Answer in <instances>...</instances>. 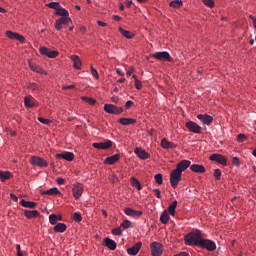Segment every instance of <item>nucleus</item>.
Wrapping results in <instances>:
<instances>
[{
    "mask_svg": "<svg viewBox=\"0 0 256 256\" xmlns=\"http://www.w3.org/2000/svg\"><path fill=\"white\" fill-rule=\"evenodd\" d=\"M55 15L61 17L55 22L54 27L56 31H61V29H63V25H69V23H71L69 11H67L65 8L60 6L58 10L55 12Z\"/></svg>",
    "mask_w": 256,
    "mask_h": 256,
    "instance_id": "nucleus-1",
    "label": "nucleus"
},
{
    "mask_svg": "<svg viewBox=\"0 0 256 256\" xmlns=\"http://www.w3.org/2000/svg\"><path fill=\"white\" fill-rule=\"evenodd\" d=\"M202 239H203V235L199 230L190 232L184 237V241L186 245H194L195 247H199V243L201 242Z\"/></svg>",
    "mask_w": 256,
    "mask_h": 256,
    "instance_id": "nucleus-2",
    "label": "nucleus"
},
{
    "mask_svg": "<svg viewBox=\"0 0 256 256\" xmlns=\"http://www.w3.org/2000/svg\"><path fill=\"white\" fill-rule=\"evenodd\" d=\"M181 171L176 168L170 173V185L175 189L179 185V181H181Z\"/></svg>",
    "mask_w": 256,
    "mask_h": 256,
    "instance_id": "nucleus-3",
    "label": "nucleus"
},
{
    "mask_svg": "<svg viewBox=\"0 0 256 256\" xmlns=\"http://www.w3.org/2000/svg\"><path fill=\"white\" fill-rule=\"evenodd\" d=\"M198 247H200L201 249H206L207 251H215V249H217V245L215 244V242L205 238H202V240H200Z\"/></svg>",
    "mask_w": 256,
    "mask_h": 256,
    "instance_id": "nucleus-4",
    "label": "nucleus"
},
{
    "mask_svg": "<svg viewBox=\"0 0 256 256\" xmlns=\"http://www.w3.org/2000/svg\"><path fill=\"white\" fill-rule=\"evenodd\" d=\"M104 111L110 115H121V113H123V108L117 107L113 104H105Z\"/></svg>",
    "mask_w": 256,
    "mask_h": 256,
    "instance_id": "nucleus-5",
    "label": "nucleus"
},
{
    "mask_svg": "<svg viewBox=\"0 0 256 256\" xmlns=\"http://www.w3.org/2000/svg\"><path fill=\"white\" fill-rule=\"evenodd\" d=\"M151 255L152 256H162L163 255V245L159 242H152L150 244Z\"/></svg>",
    "mask_w": 256,
    "mask_h": 256,
    "instance_id": "nucleus-6",
    "label": "nucleus"
},
{
    "mask_svg": "<svg viewBox=\"0 0 256 256\" xmlns=\"http://www.w3.org/2000/svg\"><path fill=\"white\" fill-rule=\"evenodd\" d=\"M30 163L31 165H36V167H47V165H49L45 159L39 156H32Z\"/></svg>",
    "mask_w": 256,
    "mask_h": 256,
    "instance_id": "nucleus-7",
    "label": "nucleus"
},
{
    "mask_svg": "<svg viewBox=\"0 0 256 256\" xmlns=\"http://www.w3.org/2000/svg\"><path fill=\"white\" fill-rule=\"evenodd\" d=\"M83 191H84L83 184L81 183L73 184V187H72L73 197H75L76 199H80L81 195H83Z\"/></svg>",
    "mask_w": 256,
    "mask_h": 256,
    "instance_id": "nucleus-8",
    "label": "nucleus"
},
{
    "mask_svg": "<svg viewBox=\"0 0 256 256\" xmlns=\"http://www.w3.org/2000/svg\"><path fill=\"white\" fill-rule=\"evenodd\" d=\"M151 57L158 59V61H171V55H169V52L167 51L157 52L152 54Z\"/></svg>",
    "mask_w": 256,
    "mask_h": 256,
    "instance_id": "nucleus-9",
    "label": "nucleus"
},
{
    "mask_svg": "<svg viewBox=\"0 0 256 256\" xmlns=\"http://www.w3.org/2000/svg\"><path fill=\"white\" fill-rule=\"evenodd\" d=\"M40 53H41V55H45L46 57H49V59H55V57H57V55H59V52L51 51L47 47H41Z\"/></svg>",
    "mask_w": 256,
    "mask_h": 256,
    "instance_id": "nucleus-10",
    "label": "nucleus"
},
{
    "mask_svg": "<svg viewBox=\"0 0 256 256\" xmlns=\"http://www.w3.org/2000/svg\"><path fill=\"white\" fill-rule=\"evenodd\" d=\"M92 146L94 149H111V147H113V142L107 140L106 142L93 143Z\"/></svg>",
    "mask_w": 256,
    "mask_h": 256,
    "instance_id": "nucleus-11",
    "label": "nucleus"
},
{
    "mask_svg": "<svg viewBox=\"0 0 256 256\" xmlns=\"http://www.w3.org/2000/svg\"><path fill=\"white\" fill-rule=\"evenodd\" d=\"M186 127L191 133H201L202 128L197 123L189 121L186 123Z\"/></svg>",
    "mask_w": 256,
    "mask_h": 256,
    "instance_id": "nucleus-12",
    "label": "nucleus"
},
{
    "mask_svg": "<svg viewBox=\"0 0 256 256\" xmlns=\"http://www.w3.org/2000/svg\"><path fill=\"white\" fill-rule=\"evenodd\" d=\"M189 167H191V161H189V160H181L176 165V170L180 171V173H183V171H186V169H189Z\"/></svg>",
    "mask_w": 256,
    "mask_h": 256,
    "instance_id": "nucleus-13",
    "label": "nucleus"
},
{
    "mask_svg": "<svg viewBox=\"0 0 256 256\" xmlns=\"http://www.w3.org/2000/svg\"><path fill=\"white\" fill-rule=\"evenodd\" d=\"M143 246V243L141 242H137L136 244H134L132 247L127 249V253L128 255H132L135 256L137 255V253H139V251L141 250V247Z\"/></svg>",
    "mask_w": 256,
    "mask_h": 256,
    "instance_id": "nucleus-14",
    "label": "nucleus"
},
{
    "mask_svg": "<svg viewBox=\"0 0 256 256\" xmlns=\"http://www.w3.org/2000/svg\"><path fill=\"white\" fill-rule=\"evenodd\" d=\"M197 119H199V121H201V123H203V125H210L211 123H213L212 116L207 115V114H198Z\"/></svg>",
    "mask_w": 256,
    "mask_h": 256,
    "instance_id": "nucleus-15",
    "label": "nucleus"
},
{
    "mask_svg": "<svg viewBox=\"0 0 256 256\" xmlns=\"http://www.w3.org/2000/svg\"><path fill=\"white\" fill-rule=\"evenodd\" d=\"M210 161H216V163H220V165H227V159L221 154H212Z\"/></svg>",
    "mask_w": 256,
    "mask_h": 256,
    "instance_id": "nucleus-16",
    "label": "nucleus"
},
{
    "mask_svg": "<svg viewBox=\"0 0 256 256\" xmlns=\"http://www.w3.org/2000/svg\"><path fill=\"white\" fill-rule=\"evenodd\" d=\"M6 36L8 39H16V41H19L20 43H25V37L19 35L18 33L7 31Z\"/></svg>",
    "mask_w": 256,
    "mask_h": 256,
    "instance_id": "nucleus-17",
    "label": "nucleus"
},
{
    "mask_svg": "<svg viewBox=\"0 0 256 256\" xmlns=\"http://www.w3.org/2000/svg\"><path fill=\"white\" fill-rule=\"evenodd\" d=\"M125 215H128V217H141L143 215V211L134 210L133 208H126L124 209Z\"/></svg>",
    "mask_w": 256,
    "mask_h": 256,
    "instance_id": "nucleus-18",
    "label": "nucleus"
},
{
    "mask_svg": "<svg viewBox=\"0 0 256 256\" xmlns=\"http://www.w3.org/2000/svg\"><path fill=\"white\" fill-rule=\"evenodd\" d=\"M57 159H65V161H73L75 159V154L72 152H65L61 154H56Z\"/></svg>",
    "mask_w": 256,
    "mask_h": 256,
    "instance_id": "nucleus-19",
    "label": "nucleus"
},
{
    "mask_svg": "<svg viewBox=\"0 0 256 256\" xmlns=\"http://www.w3.org/2000/svg\"><path fill=\"white\" fill-rule=\"evenodd\" d=\"M134 153L139 157L140 159H149L150 155L147 153L143 148H135Z\"/></svg>",
    "mask_w": 256,
    "mask_h": 256,
    "instance_id": "nucleus-20",
    "label": "nucleus"
},
{
    "mask_svg": "<svg viewBox=\"0 0 256 256\" xmlns=\"http://www.w3.org/2000/svg\"><path fill=\"white\" fill-rule=\"evenodd\" d=\"M104 245L111 251H115L117 249V243L115 242V240H111L110 238L104 239Z\"/></svg>",
    "mask_w": 256,
    "mask_h": 256,
    "instance_id": "nucleus-21",
    "label": "nucleus"
},
{
    "mask_svg": "<svg viewBox=\"0 0 256 256\" xmlns=\"http://www.w3.org/2000/svg\"><path fill=\"white\" fill-rule=\"evenodd\" d=\"M191 171L193 173H205L206 169L205 166L199 164H193L190 166Z\"/></svg>",
    "mask_w": 256,
    "mask_h": 256,
    "instance_id": "nucleus-22",
    "label": "nucleus"
},
{
    "mask_svg": "<svg viewBox=\"0 0 256 256\" xmlns=\"http://www.w3.org/2000/svg\"><path fill=\"white\" fill-rule=\"evenodd\" d=\"M71 60L73 62L74 69H77V70L81 69L82 63H81V59L79 58V56L73 55V56H71Z\"/></svg>",
    "mask_w": 256,
    "mask_h": 256,
    "instance_id": "nucleus-23",
    "label": "nucleus"
},
{
    "mask_svg": "<svg viewBox=\"0 0 256 256\" xmlns=\"http://www.w3.org/2000/svg\"><path fill=\"white\" fill-rule=\"evenodd\" d=\"M24 215H25V217H27V219H35L39 215V211H37V210H25Z\"/></svg>",
    "mask_w": 256,
    "mask_h": 256,
    "instance_id": "nucleus-24",
    "label": "nucleus"
},
{
    "mask_svg": "<svg viewBox=\"0 0 256 256\" xmlns=\"http://www.w3.org/2000/svg\"><path fill=\"white\" fill-rule=\"evenodd\" d=\"M119 154H114L112 156H109L105 159L104 163H107L108 165H115L117 163V160L119 159Z\"/></svg>",
    "mask_w": 256,
    "mask_h": 256,
    "instance_id": "nucleus-25",
    "label": "nucleus"
},
{
    "mask_svg": "<svg viewBox=\"0 0 256 256\" xmlns=\"http://www.w3.org/2000/svg\"><path fill=\"white\" fill-rule=\"evenodd\" d=\"M53 229L55 233H65V231H67V225H65V223H58Z\"/></svg>",
    "mask_w": 256,
    "mask_h": 256,
    "instance_id": "nucleus-26",
    "label": "nucleus"
},
{
    "mask_svg": "<svg viewBox=\"0 0 256 256\" xmlns=\"http://www.w3.org/2000/svg\"><path fill=\"white\" fill-rule=\"evenodd\" d=\"M119 123L121 125H135V123H137V120L132 118H120Z\"/></svg>",
    "mask_w": 256,
    "mask_h": 256,
    "instance_id": "nucleus-27",
    "label": "nucleus"
},
{
    "mask_svg": "<svg viewBox=\"0 0 256 256\" xmlns=\"http://www.w3.org/2000/svg\"><path fill=\"white\" fill-rule=\"evenodd\" d=\"M20 205H22V207H26L28 209H35V207H37V203L31 202V201H26V200H21Z\"/></svg>",
    "mask_w": 256,
    "mask_h": 256,
    "instance_id": "nucleus-28",
    "label": "nucleus"
},
{
    "mask_svg": "<svg viewBox=\"0 0 256 256\" xmlns=\"http://www.w3.org/2000/svg\"><path fill=\"white\" fill-rule=\"evenodd\" d=\"M119 33H121V35H123V37H125L126 39H133V37H135V34H133V32L124 30L123 28H119Z\"/></svg>",
    "mask_w": 256,
    "mask_h": 256,
    "instance_id": "nucleus-29",
    "label": "nucleus"
},
{
    "mask_svg": "<svg viewBox=\"0 0 256 256\" xmlns=\"http://www.w3.org/2000/svg\"><path fill=\"white\" fill-rule=\"evenodd\" d=\"M41 195H61V191L57 188H51L49 190L41 192Z\"/></svg>",
    "mask_w": 256,
    "mask_h": 256,
    "instance_id": "nucleus-30",
    "label": "nucleus"
},
{
    "mask_svg": "<svg viewBox=\"0 0 256 256\" xmlns=\"http://www.w3.org/2000/svg\"><path fill=\"white\" fill-rule=\"evenodd\" d=\"M29 67L32 71H34L35 73H39L40 75H43V73H45V70L31 62H29Z\"/></svg>",
    "mask_w": 256,
    "mask_h": 256,
    "instance_id": "nucleus-31",
    "label": "nucleus"
},
{
    "mask_svg": "<svg viewBox=\"0 0 256 256\" xmlns=\"http://www.w3.org/2000/svg\"><path fill=\"white\" fill-rule=\"evenodd\" d=\"M160 221H161V223H163V225H167V223H169V213L167 212V210H165L161 214Z\"/></svg>",
    "mask_w": 256,
    "mask_h": 256,
    "instance_id": "nucleus-32",
    "label": "nucleus"
},
{
    "mask_svg": "<svg viewBox=\"0 0 256 256\" xmlns=\"http://www.w3.org/2000/svg\"><path fill=\"white\" fill-rule=\"evenodd\" d=\"M175 209H177V201L174 200L170 206L168 207V213L169 215L175 216Z\"/></svg>",
    "mask_w": 256,
    "mask_h": 256,
    "instance_id": "nucleus-33",
    "label": "nucleus"
},
{
    "mask_svg": "<svg viewBox=\"0 0 256 256\" xmlns=\"http://www.w3.org/2000/svg\"><path fill=\"white\" fill-rule=\"evenodd\" d=\"M10 177H11V172H9V171H5V172L0 171V181L5 182V181H7V179H10Z\"/></svg>",
    "mask_w": 256,
    "mask_h": 256,
    "instance_id": "nucleus-34",
    "label": "nucleus"
},
{
    "mask_svg": "<svg viewBox=\"0 0 256 256\" xmlns=\"http://www.w3.org/2000/svg\"><path fill=\"white\" fill-rule=\"evenodd\" d=\"M170 6L174 9H179V7H183V1L181 0H173L170 2Z\"/></svg>",
    "mask_w": 256,
    "mask_h": 256,
    "instance_id": "nucleus-35",
    "label": "nucleus"
},
{
    "mask_svg": "<svg viewBox=\"0 0 256 256\" xmlns=\"http://www.w3.org/2000/svg\"><path fill=\"white\" fill-rule=\"evenodd\" d=\"M131 184L133 187H136V189H138V191H141V189H142L141 182H139V180H137V178H132Z\"/></svg>",
    "mask_w": 256,
    "mask_h": 256,
    "instance_id": "nucleus-36",
    "label": "nucleus"
},
{
    "mask_svg": "<svg viewBox=\"0 0 256 256\" xmlns=\"http://www.w3.org/2000/svg\"><path fill=\"white\" fill-rule=\"evenodd\" d=\"M82 101H84L85 103H88V105H95L96 101L93 98H89L87 96H82L81 97Z\"/></svg>",
    "mask_w": 256,
    "mask_h": 256,
    "instance_id": "nucleus-37",
    "label": "nucleus"
},
{
    "mask_svg": "<svg viewBox=\"0 0 256 256\" xmlns=\"http://www.w3.org/2000/svg\"><path fill=\"white\" fill-rule=\"evenodd\" d=\"M47 7H49L50 9H55V11H57L61 7V4H59V2H50L49 4H47Z\"/></svg>",
    "mask_w": 256,
    "mask_h": 256,
    "instance_id": "nucleus-38",
    "label": "nucleus"
},
{
    "mask_svg": "<svg viewBox=\"0 0 256 256\" xmlns=\"http://www.w3.org/2000/svg\"><path fill=\"white\" fill-rule=\"evenodd\" d=\"M73 221H76V223H81L83 220V217H81V214L79 212H75L72 216Z\"/></svg>",
    "mask_w": 256,
    "mask_h": 256,
    "instance_id": "nucleus-39",
    "label": "nucleus"
},
{
    "mask_svg": "<svg viewBox=\"0 0 256 256\" xmlns=\"http://www.w3.org/2000/svg\"><path fill=\"white\" fill-rule=\"evenodd\" d=\"M154 179H155V181H156V183H157L158 185H163V175H161V174H156V175L154 176Z\"/></svg>",
    "mask_w": 256,
    "mask_h": 256,
    "instance_id": "nucleus-40",
    "label": "nucleus"
},
{
    "mask_svg": "<svg viewBox=\"0 0 256 256\" xmlns=\"http://www.w3.org/2000/svg\"><path fill=\"white\" fill-rule=\"evenodd\" d=\"M57 221H58L57 215L51 214L49 216V222L51 223V225H55L57 223Z\"/></svg>",
    "mask_w": 256,
    "mask_h": 256,
    "instance_id": "nucleus-41",
    "label": "nucleus"
},
{
    "mask_svg": "<svg viewBox=\"0 0 256 256\" xmlns=\"http://www.w3.org/2000/svg\"><path fill=\"white\" fill-rule=\"evenodd\" d=\"M38 121L40 123H42L43 125H51V123H53V121L49 120V119H45L43 117H39Z\"/></svg>",
    "mask_w": 256,
    "mask_h": 256,
    "instance_id": "nucleus-42",
    "label": "nucleus"
},
{
    "mask_svg": "<svg viewBox=\"0 0 256 256\" xmlns=\"http://www.w3.org/2000/svg\"><path fill=\"white\" fill-rule=\"evenodd\" d=\"M120 227H122L123 229H129V227H131V221H129V220H124V221L121 223Z\"/></svg>",
    "mask_w": 256,
    "mask_h": 256,
    "instance_id": "nucleus-43",
    "label": "nucleus"
},
{
    "mask_svg": "<svg viewBox=\"0 0 256 256\" xmlns=\"http://www.w3.org/2000/svg\"><path fill=\"white\" fill-rule=\"evenodd\" d=\"M169 141H167V139H165V138H163L162 140H161V147H162V149H169Z\"/></svg>",
    "mask_w": 256,
    "mask_h": 256,
    "instance_id": "nucleus-44",
    "label": "nucleus"
},
{
    "mask_svg": "<svg viewBox=\"0 0 256 256\" xmlns=\"http://www.w3.org/2000/svg\"><path fill=\"white\" fill-rule=\"evenodd\" d=\"M90 71H91V75L94 76L95 79H99V73L97 72V69L91 66Z\"/></svg>",
    "mask_w": 256,
    "mask_h": 256,
    "instance_id": "nucleus-45",
    "label": "nucleus"
},
{
    "mask_svg": "<svg viewBox=\"0 0 256 256\" xmlns=\"http://www.w3.org/2000/svg\"><path fill=\"white\" fill-rule=\"evenodd\" d=\"M204 5H206L207 7H215V2L213 0H203Z\"/></svg>",
    "mask_w": 256,
    "mask_h": 256,
    "instance_id": "nucleus-46",
    "label": "nucleus"
},
{
    "mask_svg": "<svg viewBox=\"0 0 256 256\" xmlns=\"http://www.w3.org/2000/svg\"><path fill=\"white\" fill-rule=\"evenodd\" d=\"M214 177L217 181L221 180V170L220 169H215L214 170Z\"/></svg>",
    "mask_w": 256,
    "mask_h": 256,
    "instance_id": "nucleus-47",
    "label": "nucleus"
},
{
    "mask_svg": "<svg viewBox=\"0 0 256 256\" xmlns=\"http://www.w3.org/2000/svg\"><path fill=\"white\" fill-rule=\"evenodd\" d=\"M232 164H234L235 167H240L241 166V161L239 160V157H234L232 159Z\"/></svg>",
    "mask_w": 256,
    "mask_h": 256,
    "instance_id": "nucleus-48",
    "label": "nucleus"
},
{
    "mask_svg": "<svg viewBox=\"0 0 256 256\" xmlns=\"http://www.w3.org/2000/svg\"><path fill=\"white\" fill-rule=\"evenodd\" d=\"M135 88L138 91H141V89H143V84L141 83V81H139L138 79L135 80Z\"/></svg>",
    "mask_w": 256,
    "mask_h": 256,
    "instance_id": "nucleus-49",
    "label": "nucleus"
},
{
    "mask_svg": "<svg viewBox=\"0 0 256 256\" xmlns=\"http://www.w3.org/2000/svg\"><path fill=\"white\" fill-rule=\"evenodd\" d=\"M24 103H25L26 107H34L33 102L27 97L24 99Z\"/></svg>",
    "mask_w": 256,
    "mask_h": 256,
    "instance_id": "nucleus-50",
    "label": "nucleus"
},
{
    "mask_svg": "<svg viewBox=\"0 0 256 256\" xmlns=\"http://www.w3.org/2000/svg\"><path fill=\"white\" fill-rule=\"evenodd\" d=\"M237 139L239 143H243L247 139V137L245 136V134H239Z\"/></svg>",
    "mask_w": 256,
    "mask_h": 256,
    "instance_id": "nucleus-51",
    "label": "nucleus"
},
{
    "mask_svg": "<svg viewBox=\"0 0 256 256\" xmlns=\"http://www.w3.org/2000/svg\"><path fill=\"white\" fill-rule=\"evenodd\" d=\"M121 233H122L121 228H119V227L112 229L113 235H121Z\"/></svg>",
    "mask_w": 256,
    "mask_h": 256,
    "instance_id": "nucleus-52",
    "label": "nucleus"
},
{
    "mask_svg": "<svg viewBox=\"0 0 256 256\" xmlns=\"http://www.w3.org/2000/svg\"><path fill=\"white\" fill-rule=\"evenodd\" d=\"M153 193L156 195L157 199H161V191L159 189H153Z\"/></svg>",
    "mask_w": 256,
    "mask_h": 256,
    "instance_id": "nucleus-53",
    "label": "nucleus"
},
{
    "mask_svg": "<svg viewBox=\"0 0 256 256\" xmlns=\"http://www.w3.org/2000/svg\"><path fill=\"white\" fill-rule=\"evenodd\" d=\"M16 250H17V256H23V253L21 252V245L17 244Z\"/></svg>",
    "mask_w": 256,
    "mask_h": 256,
    "instance_id": "nucleus-54",
    "label": "nucleus"
},
{
    "mask_svg": "<svg viewBox=\"0 0 256 256\" xmlns=\"http://www.w3.org/2000/svg\"><path fill=\"white\" fill-rule=\"evenodd\" d=\"M116 73L117 75H119L120 77H125V73L123 72V70H121L120 68L116 69Z\"/></svg>",
    "mask_w": 256,
    "mask_h": 256,
    "instance_id": "nucleus-55",
    "label": "nucleus"
},
{
    "mask_svg": "<svg viewBox=\"0 0 256 256\" xmlns=\"http://www.w3.org/2000/svg\"><path fill=\"white\" fill-rule=\"evenodd\" d=\"M110 181H112V183H117V181H119V177L113 174L112 177L110 178Z\"/></svg>",
    "mask_w": 256,
    "mask_h": 256,
    "instance_id": "nucleus-56",
    "label": "nucleus"
},
{
    "mask_svg": "<svg viewBox=\"0 0 256 256\" xmlns=\"http://www.w3.org/2000/svg\"><path fill=\"white\" fill-rule=\"evenodd\" d=\"M133 105V101L129 100L125 104V109H131V106Z\"/></svg>",
    "mask_w": 256,
    "mask_h": 256,
    "instance_id": "nucleus-57",
    "label": "nucleus"
},
{
    "mask_svg": "<svg viewBox=\"0 0 256 256\" xmlns=\"http://www.w3.org/2000/svg\"><path fill=\"white\" fill-rule=\"evenodd\" d=\"M56 182L58 183V185H63L65 183V179L63 178H57Z\"/></svg>",
    "mask_w": 256,
    "mask_h": 256,
    "instance_id": "nucleus-58",
    "label": "nucleus"
},
{
    "mask_svg": "<svg viewBox=\"0 0 256 256\" xmlns=\"http://www.w3.org/2000/svg\"><path fill=\"white\" fill-rule=\"evenodd\" d=\"M97 25H99V27H107V23L102 22L101 20L97 21Z\"/></svg>",
    "mask_w": 256,
    "mask_h": 256,
    "instance_id": "nucleus-59",
    "label": "nucleus"
},
{
    "mask_svg": "<svg viewBox=\"0 0 256 256\" xmlns=\"http://www.w3.org/2000/svg\"><path fill=\"white\" fill-rule=\"evenodd\" d=\"M10 198L12 199V201H15V203L19 201V198H17L15 194H10Z\"/></svg>",
    "mask_w": 256,
    "mask_h": 256,
    "instance_id": "nucleus-60",
    "label": "nucleus"
},
{
    "mask_svg": "<svg viewBox=\"0 0 256 256\" xmlns=\"http://www.w3.org/2000/svg\"><path fill=\"white\" fill-rule=\"evenodd\" d=\"M62 89H75V85H67V86H63Z\"/></svg>",
    "mask_w": 256,
    "mask_h": 256,
    "instance_id": "nucleus-61",
    "label": "nucleus"
},
{
    "mask_svg": "<svg viewBox=\"0 0 256 256\" xmlns=\"http://www.w3.org/2000/svg\"><path fill=\"white\" fill-rule=\"evenodd\" d=\"M175 256H189V253L181 252L180 254H176Z\"/></svg>",
    "mask_w": 256,
    "mask_h": 256,
    "instance_id": "nucleus-62",
    "label": "nucleus"
},
{
    "mask_svg": "<svg viewBox=\"0 0 256 256\" xmlns=\"http://www.w3.org/2000/svg\"><path fill=\"white\" fill-rule=\"evenodd\" d=\"M30 89H32V91H37V84H32Z\"/></svg>",
    "mask_w": 256,
    "mask_h": 256,
    "instance_id": "nucleus-63",
    "label": "nucleus"
},
{
    "mask_svg": "<svg viewBox=\"0 0 256 256\" xmlns=\"http://www.w3.org/2000/svg\"><path fill=\"white\" fill-rule=\"evenodd\" d=\"M113 19H114V21H121V17L117 16V15H114Z\"/></svg>",
    "mask_w": 256,
    "mask_h": 256,
    "instance_id": "nucleus-64",
    "label": "nucleus"
}]
</instances>
